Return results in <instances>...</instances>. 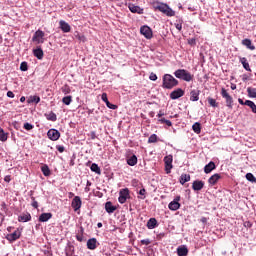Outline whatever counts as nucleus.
I'll use <instances>...</instances> for the list:
<instances>
[{
    "mask_svg": "<svg viewBox=\"0 0 256 256\" xmlns=\"http://www.w3.org/2000/svg\"><path fill=\"white\" fill-rule=\"evenodd\" d=\"M179 85V80L175 79L171 74H165L163 76V84L162 87L164 89H173V87H177Z\"/></svg>",
    "mask_w": 256,
    "mask_h": 256,
    "instance_id": "nucleus-1",
    "label": "nucleus"
},
{
    "mask_svg": "<svg viewBox=\"0 0 256 256\" xmlns=\"http://www.w3.org/2000/svg\"><path fill=\"white\" fill-rule=\"evenodd\" d=\"M174 75L177 79H182V81H186L187 83L193 81V75L185 69L176 70Z\"/></svg>",
    "mask_w": 256,
    "mask_h": 256,
    "instance_id": "nucleus-2",
    "label": "nucleus"
},
{
    "mask_svg": "<svg viewBox=\"0 0 256 256\" xmlns=\"http://www.w3.org/2000/svg\"><path fill=\"white\" fill-rule=\"evenodd\" d=\"M32 41L38 45L45 43V32L43 30H37L32 37Z\"/></svg>",
    "mask_w": 256,
    "mask_h": 256,
    "instance_id": "nucleus-3",
    "label": "nucleus"
},
{
    "mask_svg": "<svg viewBox=\"0 0 256 256\" xmlns=\"http://www.w3.org/2000/svg\"><path fill=\"white\" fill-rule=\"evenodd\" d=\"M130 198H131V195L129 194V188H124V189L120 190L118 201H119V203H121V205L126 203L127 200Z\"/></svg>",
    "mask_w": 256,
    "mask_h": 256,
    "instance_id": "nucleus-4",
    "label": "nucleus"
},
{
    "mask_svg": "<svg viewBox=\"0 0 256 256\" xmlns=\"http://www.w3.org/2000/svg\"><path fill=\"white\" fill-rule=\"evenodd\" d=\"M164 163H165V171L167 175H169V173H171V170L173 169V155L165 156Z\"/></svg>",
    "mask_w": 256,
    "mask_h": 256,
    "instance_id": "nucleus-5",
    "label": "nucleus"
},
{
    "mask_svg": "<svg viewBox=\"0 0 256 256\" xmlns=\"http://www.w3.org/2000/svg\"><path fill=\"white\" fill-rule=\"evenodd\" d=\"M181 201V196H176L172 202L169 203L168 209L170 211H177L181 208V204L179 203Z\"/></svg>",
    "mask_w": 256,
    "mask_h": 256,
    "instance_id": "nucleus-6",
    "label": "nucleus"
},
{
    "mask_svg": "<svg viewBox=\"0 0 256 256\" xmlns=\"http://www.w3.org/2000/svg\"><path fill=\"white\" fill-rule=\"evenodd\" d=\"M221 95H222L223 99H226L227 107H229V109H231L233 107V97H231V95H229V93L226 91L225 88L221 89Z\"/></svg>",
    "mask_w": 256,
    "mask_h": 256,
    "instance_id": "nucleus-7",
    "label": "nucleus"
},
{
    "mask_svg": "<svg viewBox=\"0 0 256 256\" xmlns=\"http://www.w3.org/2000/svg\"><path fill=\"white\" fill-rule=\"evenodd\" d=\"M83 205V201H81V197L75 196L71 202L72 209L77 212L81 209V206Z\"/></svg>",
    "mask_w": 256,
    "mask_h": 256,
    "instance_id": "nucleus-8",
    "label": "nucleus"
},
{
    "mask_svg": "<svg viewBox=\"0 0 256 256\" xmlns=\"http://www.w3.org/2000/svg\"><path fill=\"white\" fill-rule=\"evenodd\" d=\"M140 33L141 35H144L146 39H153V30L147 25L140 28Z\"/></svg>",
    "mask_w": 256,
    "mask_h": 256,
    "instance_id": "nucleus-9",
    "label": "nucleus"
},
{
    "mask_svg": "<svg viewBox=\"0 0 256 256\" xmlns=\"http://www.w3.org/2000/svg\"><path fill=\"white\" fill-rule=\"evenodd\" d=\"M21 238V231L19 230H15L13 233L8 234L6 236L7 241H9V243H14V241H17V239Z\"/></svg>",
    "mask_w": 256,
    "mask_h": 256,
    "instance_id": "nucleus-10",
    "label": "nucleus"
},
{
    "mask_svg": "<svg viewBox=\"0 0 256 256\" xmlns=\"http://www.w3.org/2000/svg\"><path fill=\"white\" fill-rule=\"evenodd\" d=\"M47 135L51 141H58L59 137H61V133L59 132V130H56V129H50L47 132Z\"/></svg>",
    "mask_w": 256,
    "mask_h": 256,
    "instance_id": "nucleus-11",
    "label": "nucleus"
},
{
    "mask_svg": "<svg viewBox=\"0 0 256 256\" xmlns=\"http://www.w3.org/2000/svg\"><path fill=\"white\" fill-rule=\"evenodd\" d=\"M183 95H185V91H183L181 88H178L170 93V99H179L183 97Z\"/></svg>",
    "mask_w": 256,
    "mask_h": 256,
    "instance_id": "nucleus-12",
    "label": "nucleus"
},
{
    "mask_svg": "<svg viewBox=\"0 0 256 256\" xmlns=\"http://www.w3.org/2000/svg\"><path fill=\"white\" fill-rule=\"evenodd\" d=\"M205 187V182L202 180H196L192 183L193 191H201Z\"/></svg>",
    "mask_w": 256,
    "mask_h": 256,
    "instance_id": "nucleus-13",
    "label": "nucleus"
},
{
    "mask_svg": "<svg viewBox=\"0 0 256 256\" xmlns=\"http://www.w3.org/2000/svg\"><path fill=\"white\" fill-rule=\"evenodd\" d=\"M59 25H60V29H61V31H63V33L71 32V25H69V23L65 22L64 20H61L59 22Z\"/></svg>",
    "mask_w": 256,
    "mask_h": 256,
    "instance_id": "nucleus-14",
    "label": "nucleus"
},
{
    "mask_svg": "<svg viewBox=\"0 0 256 256\" xmlns=\"http://www.w3.org/2000/svg\"><path fill=\"white\" fill-rule=\"evenodd\" d=\"M177 255L178 256H187V255H189V249L187 248V246H185V245L179 246L177 248Z\"/></svg>",
    "mask_w": 256,
    "mask_h": 256,
    "instance_id": "nucleus-15",
    "label": "nucleus"
},
{
    "mask_svg": "<svg viewBox=\"0 0 256 256\" xmlns=\"http://www.w3.org/2000/svg\"><path fill=\"white\" fill-rule=\"evenodd\" d=\"M87 248L90 249V251H95L97 249V238H91L87 241Z\"/></svg>",
    "mask_w": 256,
    "mask_h": 256,
    "instance_id": "nucleus-16",
    "label": "nucleus"
},
{
    "mask_svg": "<svg viewBox=\"0 0 256 256\" xmlns=\"http://www.w3.org/2000/svg\"><path fill=\"white\" fill-rule=\"evenodd\" d=\"M105 210L106 213H115V211H117V206H113V203L111 201H108L105 203Z\"/></svg>",
    "mask_w": 256,
    "mask_h": 256,
    "instance_id": "nucleus-17",
    "label": "nucleus"
},
{
    "mask_svg": "<svg viewBox=\"0 0 256 256\" xmlns=\"http://www.w3.org/2000/svg\"><path fill=\"white\" fill-rule=\"evenodd\" d=\"M216 168L217 166L215 165V162L211 161L204 167V173L209 175V173H211V171H215Z\"/></svg>",
    "mask_w": 256,
    "mask_h": 256,
    "instance_id": "nucleus-18",
    "label": "nucleus"
},
{
    "mask_svg": "<svg viewBox=\"0 0 256 256\" xmlns=\"http://www.w3.org/2000/svg\"><path fill=\"white\" fill-rule=\"evenodd\" d=\"M53 217V214L52 213H42L40 216H39V219L38 221L40 223H47V221H49V219H51Z\"/></svg>",
    "mask_w": 256,
    "mask_h": 256,
    "instance_id": "nucleus-19",
    "label": "nucleus"
},
{
    "mask_svg": "<svg viewBox=\"0 0 256 256\" xmlns=\"http://www.w3.org/2000/svg\"><path fill=\"white\" fill-rule=\"evenodd\" d=\"M131 13H138V15H143V8L135 6L134 4H129L128 6Z\"/></svg>",
    "mask_w": 256,
    "mask_h": 256,
    "instance_id": "nucleus-20",
    "label": "nucleus"
},
{
    "mask_svg": "<svg viewBox=\"0 0 256 256\" xmlns=\"http://www.w3.org/2000/svg\"><path fill=\"white\" fill-rule=\"evenodd\" d=\"M242 45H244V47H247V49H250V51H255V45H253V42H251V39L249 38L243 39Z\"/></svg>",
    "mask_w": 256,
    "mask_h": 256,
    "instance_id": "nucleus-21",
    "label": "nucleus"
},
{
    "mask_svg": "<svg viewBox=\"0 0 256 256\" xmlns=\"http://www.w3.org/2000/svg\"><path fill=\"white\" fill-rule=\"evenodd\" d=\"M18 221L20 223H27L28 221H31V214L26 212V213H23L22 215H20L18 217Z\"/></svg>",
    "mask_w": 256,
    "mask_h": 256,
    "instance_id": "nucleus-22",
    "label": "nucleus"
},
{
    "mask_svg": "<svg viewBox=\"0 0 256 256\" xmlns=\"http://www.w3.org/2000/svg\"><path fill=\"white\" fill-rule=\"evenodd\" d=\"M219 179H221V175L214 174L208 179V183H209V185H212V186L217 185V182L219 181Z\"/></svg>",
    "mask_w": 256,
    "mask_h": 256,
    "instance_id": "nucleus-23",
    "label": "nucleus"
},
{
    "mask_svg": "<svg viewBox=\"0 0 256 256\" xmlns=\"http://www.w3.org/2000/svg\"><path fill=\"white\" fill-rule=\"evenodd\" d=\"M33 55L34 57H36V59H39V60L43 59V55H44L43 49H41V47L34 49Z\"/></svg>",
    "mask_w": 256,
    "mask_h": 256,
    "instance_id": "nucleus-24",
    "label": "nucleus"
},
{
    "mask_svg": "<svg viewBox=\"0 0 256 256\" xmlns=\"http://www.w3.org/2000/svg\"><path fill=\"white\" fill-rule=\"evenodd\" d=\"M189 181H191V175L190 174H182L180 176L179 182L181 185H183L184 183H189Z\"/></svg>",
    "mask_w": 256,
    "mask_h": 256,
    "instance_id": "nucleus-25",
    "label": "nucleus"
},
{
    "mask_svg": "<svg viewBox=\"0 0 256 256\" xmlns=\"http://www.w3.org/2000/svg\"><path fill=\"white\" fill-rule=\"evenodd\" d=\"M240 63L242 64L243 68L246 70V71H251V66H249V62H247V58L245 57H241L239 59Z\"/></svg>",
    "mask_w": 256,
    "mask_h": 256,
    "instance_id": "nucleus-26",
    "label": "nucleus"
},
{
    "mask_svg": "<svg viewBox=\"0 0 256 256\" xmlns=\"http://www.w3.org/2000/svg\"><path fill=\"white\" fill-rule=\"evenodd\" d=\"M146 227H148V229H155V227H157V219L150 218L146 224Z\"/></svg>",
    "mask_w": 256,
    "mask_h": 256,
    "instance_id": "nucleus-27",
    "label": "nucleus"
},
{
    "mask_svg": "<svg viewBox=\"0 0 256 256\" xmlns=\"http://www.w3.org/2000/svg\"><path fill=\"white\" fill-rule=\"evenodd\" d=\"M41 171H42L44 177H49L51 175V170L49 169V166L47 164H44L41 167Z\"/></svg>",
    "mask_w": 256,
    "mask_h": 256,
    "instance_id": "nucleus-28",
    "label": "nucleus"
},
{
    "mask_svg": "<svg viewBox=\"0 0 256 256\" xmlns=\"http://www.w3.org/2000/svg\"><path fill=\"white\" fill-rule=\"evenodd\" d=\"M45 117L47 121H57V114H55L53 111L49 112L48 114H45Z\"/></svg>",
    "mask_w": 256,
    "mask_h": 256,
    "instance_id": "nucleus-29",
    "label": "nucleus"
},
{
    "mask_svg": "<svg viewBox=\"0 0 256 256\" xmlns=\"http://www.w3.org/2000/svg\"><path fill=\"white\" fill-rule=\"evenodd\" d=\"M199 99V90H192L190 92V101H197Z\"/></svg>",
    "mask_w": 256,
    "mask_h": 256,
    "instance_id": "nucleus-30",
    "label": "nucleus"
},
{
    "mask_svg": "<svg viewBox=\"0 0 256 256\" xmlns=\"http://www.w3.org/2000/svg\"><path fill=\"white\" fill-rule=\"evenodd\" d=\"M127 163L128 165H130V167H135V164L137 163V156L132 155L130 158L127 159Z\"/></svg>",
    "mask_w": 256,
    "mask_h": 256,
    "instance_id": "nucleus-31",
    "label": "nucleus"
},
{
    "mask_svg": "<svg viewBox=\"0 0 256 256\" xmlns=\"http://www.w3.org/2000/svg\"><path fill=\"white\" fill-rule=\"evenodd\" d=\"M245 105H247V107H250L252 113H256V105L253 101L251 100H246L245 101Z\"/></svg>",
    "mask_w": 256,
    "mask_h": 256,
    "instance_id": "nucleus-32",
    "label": "nucleus"
},
{
    "mask_svg": "<svg viewBox=\"0 0 256 256\" xmlns=\"http://www.w3.org/2000/svg\"><path fill=\"white\" fill-rule=\"evenodd\" d=\"M248 96L252 99H256V88L248 87L247 88Z\"/></svg>",
    "mask_w": 256,
    "mask_h": 256,
    "instance_id": "nucleus-33",
    "label": "nucleus"
},
{
    "mask_svg": "<svg viewBox=\"0 0 256 256\" xmlns=\"http://www.w3.org/2000/svg\"><path fill=\"white\" fill-rule=\"evenodd\" d=\"M8 135L9 134H7L5 132V130H3V128L0 127V141H2V142L7 141L8 137H9Z\"/></svg>",
    "mask_w": 256,
    "mask_h": 256,
    "instance_id": "nucleus-34",
    "label": "nucleus"
},
{
    "mask_svg": "<svg viewBox=\"0 0 256 256\" xmlns=\"http://www.w3.org/2000/svg\"><path fill=\"white\" fill-rule=\"evenodd\" d=\"M192 129L194 133H197V135H199V133H201V123L195 122L192 126Z\"/></svg>",
    "mask_w": 256,
    "mask_h": 256,
    "instance_id": "nucleus-35",
    "label": "nucleus"
},
{
    "mask_svg": "<svg viewBox=\"0 0 256 256\" xmlns=\"http://www.w3.org/2000/svg\"><path fill=\"white\" fill-rule=\"evenodd\" d=\"M90 169L91 171H93V173H96L97 175H101V168H99V165L93 163Z\"/></svg>",
    "mask_w": 256,
    "mask_h": 256,
    "instance_id": "nucleus-36",
    "label": "nucleus"
},
{
    "mask_svg": "<svg viewBox=\"0 0 256 256\" xmlns=\"http://www.w3.org/2000/svg\"><path fill=\"white\" fill-rule=\"evenodd\" d=\"M159 123H161L162 125L165 124L167 125V127H172L173 123L170 120H167L165 118H160L158 119Z\"/></svg>",
    "mask_w": 256,
    "mask_h": 256,
    "instance_id": "nucleus-37",
    "label": "nucleus"
},
{
    "mask_svg": "<svg viewBox=\"0 0 256 256\" xmlns=\"http://www.w3.org/2000/svg\"><path fill=\"white\" fill-rule=\"evenodd\" d=\"M41 98L39 96H30L28 103H40Z\"/></svg>",
    "mask_w": 256,
    "mask_h": 256,
    "instance_id": "nucleus-38",
    "label": "nucleus"
},
{
    "mask_svg": "<svg viewBox=\"0 0 256 256\" xmlns=\"http://www.w3.org/2000/svg\"><path fill=\"white\" fill-rule=\"evenodd\" d=\"M72 101H73V96H66L62 99V103H64V105H71Z\"/></svg>",
    "mask_w": 256,
    "mask_h": 256,
    "instance_id": "nucleus-39",
    "label": "nucleus"
},
{
    "mask_svg": "<svg viewBox=\"0 0 256 256\" xmlns=\"http://www.w3.org/2000/svg\"><path fill=\"white\" fill-rule=\"evenodd\" d=\"M208 103L210 105V107H219V103H217V100L208 97Z\"/></svg>",
    "mask_w": 256,
    "mask_h": 256,
    "instance_id": "nucleus-40",
    "label": "nucleus"
},
{
    "mask_svg": "<svg viewBox=\"0 0 256 256\" xmlns=\"http://www.w3.org/2000/svg\"><path fill=\"white\" fill-rule=\"evenodd\" d=\"M62 93H64V95H69V93H71V87H69V85L65 84L62 88H61Z\"/></svg>",
    "mask_w": 256,
    "mask_h": 256,
    "instance_id": "nucleus-41",
    "label": "nucleus"
},
{
    "mask_svg": "<svg viewBox=\"0 0 256 256\" xmlns=\"http://www.w3.org/2000/svg\"><path fill=\"white\" fill-rule=\"evenodd\" d=\"M164 15H167V17H175V11H173V9H171V7L168 6V8H166V12L164 13Z\"/></svg>",
    "mask_w": 256,
    "mask_h": 256,
    "instance_id": "nucleus-42",
    "label": "nucleus"
},
{
    "mask_svg": "<svg viewBox=\"0 0 256 256\" xmlns=\"http://www.w3.org/2000/svg\"><path fill=\"white\" fill-rule=\"evenodd\" d=\"M168 7H169V5H167V4H160L159 6H157V9L161 13H165L167 11Z\"/></svg>",
    "mask_w": 256,
    "mask_h": 256,
    "instance_id": "nucleus-43",
    "label": "nucleus"
},
{
    "mask_svg": "<svg viewBox=\"0 0 256 256\" xmlns=\"http://www.w3.org/2000/svg\"><path fill=\"white\" fill-rule=\"evenodd\" d=\"M175 28L178 31H181L183 29V19H179V20L176 21Z\"/></svg>",
    "mask_w": 256,
    "mask_h": 256,
    "instance_id": "nucleus-44",
    "label": "nucleus"
},
{
    "mask_svg": "<svg viewBox=\"0 0 256 256\" xmlns=\"http://www.w3.org/2000/svg\"><path fill=\"white\" fill-rule=\"evenodd\" d=\"M246 179L247 181H250V183H256V178L252 173H247Z\"/></svg>",
    "mask_w": 256,
    "mask_h": 256,
    "instance_id": "nucleus-45",
    "label": "nucleus"
},
{
    "mask_svg": "<svg viewBox=\"0 0 256 256\" xmlns=\"http://www.w3.org/2000/svg\"><path fill=\"white\" fill-rule=\"evenodd\" d=\"M157 134H152L149 138H148V143H157Z\"/></svg>",
    "mask_w": 256,
    "mask_h": 256,
    "instance_id": "nucleus-46",
    "label": "nucleus"
},
{
    "mask_svg": "<svg viewBox=\"0 0 256 256\" xmlns=\"http://www.w3.org/2000/svg\"><path fill=\"white\" fill-rule=\"evenodd\" d=\"M29 70V66L27 65V62H22L20 64V71H28Z\"/></svg>",
    "mask_w": 256,
    "mask_h": 256,
    "instance_id": "nucleus-47",
    "label": "nucleus"
},
{
    "mask_svg": "<svg viewBox=\"0 0 256 256\" xmlns=\"http://www.w3.org/2000/svg\"><path fill=\"white\" fill-rule=\"evenodd\" d=\"M138 193H139V195L142 196V197H138V199H145V195L147 194V190H145V188H142Z\"/></svg>",
    "mask_w": 256,
    "mask_h": 256,
    "instance_id": "nucleus-48",
    "label": "nucleus"
},
{
    "mask_svg": "<svg viewBox=\"0 0 256 256\" xmlns=\"http://www.w3.org/2000/svg\"><path fill=\"white\" fill-rule=\"evenodd\" d=\"M33 127L34 126L32 124H30L29 122L24 123V129L26 131H31V129H33Z\"/></svg>",
    "mask_w": 256,
    "mask_h": 256,
    "instance_id": "nucleus-49",
    "label": "nucleus"
},
{
    "mask_svg": "<svg viewBox=\"0 0 256 256\" xmlns=\"http://www.w3.org/2000/svg\"><path fill=\"white\" fill-rule=\"evenodd\" d=\"M80 233H81V235H76V239H77V241H83V227H80Z\"/></svg>",
    "mask_w": 256,
    "mask_h": 256,
    "instance_id": "nucleus-50",
    "label": "nucleus"
},
{
    "mask_svg": "<svg viewBox=\"0 0 256 256\" xmlns=\"http://www.w3.org/2000/svg\"><path fill=\"white\" fill-rule=\"evenodd\" d=\"M106 106L108 107V109H117V105L111 104V102H106Z\"/></svg>",
    "mask_w": 256,
    "mask_h": 256,
    "instance_id": "nucleus-51",
    "label": "nucleus"
},
{
    "mask_svg": "<svg viewBox=\"0 0 256 256\" xmlns=\"http://www.w3.org/2000/svg\"><path fill=\"white\" fill-rule=\"evenodd\" d=\"M32 200V207H34V209H38L39 203L35 200V197H32Z\"/></svg>",
    "mask_w": 256,
    "mask_h": 256,
    "instance_id": "nucleus-52",
    "label": "nucleus"
},
{
    "mask_svg": "<svg viewBox=\"0 0 256 256\" xmlns=\"http://www.w3.org/2000/svg\"><path fill=\"white\" fill-rule=\"evenodd\" d=\"M188 44L194 47V45H197V40H195V38H191L188 40Z\"/></svg>",
    "mask_w": 256,
    "mask_h": 256,
    "instance_id": "nucleus-53",
    "label": "nucleus"
},
{
    "mask_svg": "<svg viewBox=\"0 0 256 256\" xmlns=\"http://www.w3.org/2000/svg\"><path fill=\"white\" fill-rule=\"evenodd\" d=\"M141 245H151V240L143 239V240H141Z\"/></svg>",
    "mask_w": 256,
    "mask_h": 256,
    "instance_id": "nucleus-54",
    "label": "nucleus"
},
{
    "mask_svg": "<svg viewBox=\"0 0 256 256\" xmlns=\"http://www.w3.org/2000/svg\"><path fill=\"white\" fill-rule=\"evenodd\" d=\"M102 101H104V103L109 102V99L107 98V93H103L101 96Z\"/></svg>",
    "mask_w": 256,
    "mask_h": 256,
    "instance_id": "nucleus-55",
    "label": "nucleus"
},
{
    "mask_svg": "<svg viewBox=\"0 0 256 256\" xmlns=\"http://www.w3.org/2000/svg\"><path fill=\"white\" fill-rule=\"evenodd\" d=\"M56 149H57V151H59V153H63L65 151V147L62 145L56 146Z\"/></svg>",
    "mask_w": 256,
    "mask_h": 256,
    "instance_id": "nucleus-56",
    "label": "nucleus"
},
{
    "mask_svg": "<svg viewBox=\"0 0 256 256\" xmlns=\"http://www.w3.org/2000/svg\"><path fill=\"white\" fill-rule=\"evenodd\" d=\"M76 37L79 41H82L83 43H85V41H87V38H85V36H83V35H77Z\"/></svg>",
    "mask_w": 256,
    "mask_h": 256,
    "instance_id": "nucleus-57",
    "label": "nucleus"
},
{
    "mask_svg": "<svg viewBox=\"0 0 256 256\" xmlns=\"http://www.w3.org/2000/svg\"><path fill=\"white\" fill-rule=\"evenodd\" d=\"M150 81H155L157 79V74L151 73L149 76Z\"/></svg>",
    "mask_w": 256,
    "mask_h": 256,
    "instance_id": "nucleus-58",
    "label": "nucleus"
},
{
    "mask_svg": "<svg viewBox=\"0 0 256 256\" xmlns=\"http://www.w3.org/2000/svg\"><path fill=\"white\" fill-rule=\"evenodd\" d=\"M7 97H9L10 99H13L15 97V94L13 93V91H8Z\"/></svg>",
    "mask_w": 256,
    "mask_h": 256,
    "instance_id": "nucleus-59",
    "label": "nucleus"
},
{
    "mask_svg": "<svg viewBox=\"0 0 256 256\" xmlns=\"http://www.w3.org/2000/svg\"><path fill=\"white\" fill-rule=\"evenodd\" d=\"M137 185H139V180L133 179L132 180V187H137Z\"/></svg>",
    "mask_w": 256,
    "mask_h": 256,
    "instance_id": "nucleus-60",
    "label": "nucleus"
},
{
    "mask_svg": "<svg viewBox=\"0 0 256 256\" xmlns=\"http://www.w3.org/2000/svg\"><path fill=\"white\" fill-rule=\"evenodd\" d=\"M4 181H5L6 183H10V182H11V175L5 176V177H4Z\"/></svg>",
    "mask_w": 256,
    "mask_h": 256,
    "instance_id": "nucleus-61",
    "label": "nucleus"
},
{
    "mask_svg": "<svg viewBox=\"0 0 256 256\" xmlns=\"http://www.w3.org/2000/svg\"><path fill=\"white\" fill-rule=\"evenodd\" d=\"M244 227L251 228V227H252L251 222H249V221L245 222V223H244Z\"/></svg>",
    "mask_w": 256,
    "mask_h": 256,
    "instance_id": "nucleus-62",
    "label": "nucleus"
},
{
    "mask_svg": "<svg viewBox=\"0 0 256 256\" xmlns=\"http://www.w3.org/2000/svg\"><path fill=\"white\" fill-rule=\"evenodd\" d=\"M163 115H165V113H163V111H159V113L157 114V117L159 119H161V117H163Z\"/></svg>",
    "mask_w": 256,
    "mask_h": 256,
    "instance_id": "nucleus-63",
    "label": "nucleus"
},
{
    "mask_svg": "<svg viewBox=\"0 0 256 256\" xmlns=\"http://www.w3.org/2000/svg\"><path fill=\"white\" fill-rule=\"evenodd\" d=\"M201 222H202V223H207V218L202 217V218H201Z\"/></svg>",
    "mask_w": 256,
    "mask_h": 256,
    "instance_id": "nucleus-64",
    "label": "nucleus"
}]
</instances>
